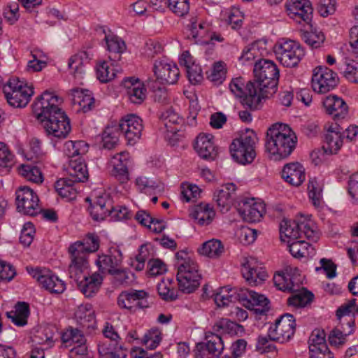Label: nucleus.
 <instances>
[{
	"label": "nucleus",
	"mask_w": 358,
	"mask_h": 358,
	"mask_svg": "<svg viewBox=\"0 0 358 358\" xmlns=\"http://www.w3.org/2000/svg\"><path fill=\"white\" fill-rule=\"evenodd\" d=\"M308 191L309 198L312 200L313 205L316 207L319 206L322 198V189L315 179L309 181Z\"/></svg>",
	"instance_id": "bf43d9fd"
},
{
	"label": "nucleus",
	"mask_w": 358,
	"mask_h": 358,
	"mask_svg": "<svg viewBox=\"0 0 358 358\" xmlns=\"http://www.w3.org/2000/svg\"><path fill=\"white\" fill-rule=\"evenodd\" d=\"M122 132L117 123L112 122L110 124L106 127L103 132L102 141L103 147L108 150L114 148L119 142V138Z\"/></svg>",
	"instance_id": "58836bf2"
},
{
	"label": "nucleus",
	"mask_w": 358,
	"mask_h": 358,
	"mask_svg": "<svg viewBox=\"0 0 358 358\" xmlns=\"http://www.w3.org/2000/svg\"><path fill=\"white\" fill-rule=\"evenodd\" d=\"M38 202V196L29 187H21L16 191V204L19 212L35 216L41 211Z\"/></svg>",
	"instance_id": "4468645a"
},
{
	"label": "nucleus",
	"mask_w": 358,
	"mask_h": 358,
	"mask_svg": "<svg viewBox=\"0 0 358 358\" xmlns=\"http://www.w3.org/2000/svg\"><path fill=\"white\" fill-rule=\"evenodd\" d=\"M343 145L341 133L338 124L331 126L324 134L323 149H327L329 155L336 154Z\"/></svg>",
	"instance_id": "473e14b6"
},
{
	"label": "nucleus",
	"mask_w": 358,
	"mask_h": 358,
	"mask_svg": "<svg viewBox=\"0 0 358 358\" xmlns=\"http://www.w3.org/2000/svg\"><path fill=\"white\" fill-rule=\"evenodd\" d=\"M298 269L287 268L285 272L277 273L273 276L275 286L281 291L294 292L299 289L300 279L297 278Z\"/></svg>",
	"instance_id": "5701e85b"
},
{
	"label": "nucleus",
	"mask_w": 358,
	"mask_h": 358,
	"mask_svg": "<svg viewBox=\"0 0 358 358\" xmlns=\"http://www.w3.org/2000/svg\"><path fill=\"white\" fill-rule=\"evenodd\" d=\"M204 29V24L203 23H199L197 24V22L196 20L192 18L191 20V29H190V34L189 35V37L191 36L192 38L195 40L196 43H200V44H208V41L202 40L201 38H198L200 36H202Z\"/></svg>",
	"instance_id": "052dcab7"
},
{
	"label": "nucleus",
	"mask_w": 358,
	"mask_h": 358,
	"mask_svg": "<svg viewBox=\"0 0 358 358\" xmlns=\"http://www.w3.org/2000/svg\"><path fill=\"white\" fill-rule=\"evenodd\" d=\"M113 166V174L122 184L126 183L129 180L127 169L128 153L121 152L114 155L111 159Z\"/></svg>",
	"instance_id": "c756f323"
},
{
	"label": "nucleus",
	"mask_w": 358,
	"mask_h": 358,
	"mask_svg": "<svg viewBox=\"0 0 358 358\" xmlns=\"http://www.w3.org/2000/svg\"><path fill=\"white\" fill-rule=\"evenodd\" d=\"M171 280L169 279L162 280L157 285V292L160 297L168 301H172L177 299V292L171 287Z\"/></svg>",
	"instance_id": "09e8293b"
},
{
	"label": "nucleus",
	"mask_w": 358,
	"mask_h": 358,
	"mask_svg": "<svg viewBox=\"0 0 358 358\" xmlns=\"http://www.w3.org/2000/svg\"><path fill=\"white\" fill-rule=\"evenodd\" d=\"M160 118L167 132L176 134L180 130L182 118L172 108L167 109L163 112Z\"/></svg>",
	"instance_id": "e433bc0d"
},
{
	"label": "nucleus",
	"mask_w": 358,
	"mask_h": 358,
	"mask_svg": "<svg viewBox=\"0 0 358 358\" xmlns=\"http://www.w3.org/2000/svg\"><path fill=\"white\" fill-rule=\"evenodd\" d=\"M215 215V211L206 203H200L194 206L189 213L191 217L196 220L198 224L201 226L209 224Z\"/></svg>",
	"instance_id": "f704fd0d"
},
{
	"label": "nucleus",
	"mask_w": 358,
	"mask_h": 358,
	"mask_svg": "<svg viewBox=\"0 0 358 358\" xmlns=\"http://www.w3.org/2000/svg\"><path fill=\"white\" fill-rule=\"evenodd\" d=\"M35 232L32 223L27 222L24 224L21 231L20 241L24 246H29L33 241L34 234Z\"/></svg>",
	"instance_id": "e2e57ef3"
},
{
	"label": "nucleus",
	"mask_w": 358,
	"mask_h": 358,
	"mask_svg": "<svg viewBox=\"0 0 358 358\" xmlns=\"http://www.w3.org/2000/svg\"><path fill=\"white\" fill-rule=\"evenodd\" d=\"M100 358H127V353L119 341L103 340L98 344Z\"/></svg>",
	"instance_id": "cd10ccee"
},
{
	"label": "nucleus",
	"mask_w": 358,
	"mask_h": 358,
	"mask_svg": "<svg viewBox=\"0 0 358 358\" xmlns=\"http://www.w3.org/2000/svg\"><path fill=\"white\" fill-rule=\"evenodd\" d=\"M122 262V254L117 247H111L108 253L99 255L96 260V265L99 268V272L101 275L114 271L120 267Z\"/></svg>",
	"instance_id": "6ab92c4d"
},
{
	"label": "nucleus",
	"mask_w": 358,
	"mask_h": 358,
	"mask_svg": "<svg viewBox=\"0 0 358 358\" xmlns=\"http://www.w3.org/2000/svg\"><path fill=\"white\" fill-rule=\"evenodd\" d=\"M213 329L218 334H224L230 336H236L244 331L243 327L227 318H222L217 321Z\"/></svg>",
	"instance_id": "4c0bfd02"
},
{
	"label": "nucleus",
	"mask_w": 358,
	"mask_h": 358,
	"mask_svg": "<svg viewBox=\"0 0 358 358\" xmlns=\"http://www.w3.org/2000/svg\"><path fill=\"white\" fill-rule=\"evenodd\" d=\"M54 332L49 327L38 329L32 337V341L36 345H45V348L51 347L54 343Z\"/></svg>",
	"instance_id": "a18cd8bd"
},
{
	"label": "nucleus",
	"mask_w": 358,
	"mask_h": 358,
	"mask_svg": "<svg viewBox=\"0 0 358 358\" xmlns=\"http://www.w3.org/2000/svg\"><path fill=\"white\" fill-rule=\"evenodd\" d=\"M162 341V333L157 328L149 330L143 336V343L150 350L155 349Z\"/></svg>",
	"instance_id": "603ef678"
},
{
	"label": "nucleus",
	"mask_w": 358,
	"mask_h": 358,
	"mask_svg": "<svg viewBox=\"0 0 358 358\" xmlns=\"http://www.w3.org/2000/svg\"><path fill=\"white\" fill-rule=\"evenodd\" d=\"M117 70L110 68L106 61L100 62L96 67L97 78L102 83H107L115 78Z\"/></svg>",
	"instance_id": "3c124183"
},
{
	"label": "nucleus",
	"mask_w": 358,
	"mask_h": 358,
	"mask_svg": "<svg viewBox=\"0 0 358 358\" xmlns=\"http://www.w3.org/2000/svg\"><path fill=\"white\" fill-rule=\"evenodd\" d=\"M186 71L188 79L192 84L196 85L203 80L202 70L199 65L192 63V66H187Z\"/></svg>",
	"instance_id": "69168bd1"
},
{
	"label": "nucleus",
	"mask_w": 358,
	"mask_h": 358,
	"mask_svg": "<svg viewBox=\"0 0 358 358\" xmlns=\"http://www.w3.org/2000/svg\"><path fill=\"white\" fill-rule=\"evenodd\" d=\"M15 275V269L12 265L0 260V282H9Z\"/></svg>",
	"instance_id": "338daca9"
},
{
	"label": "nucleus",
	"mask_w": 358,
	"mask_h": 358,
	"mask_svg": "<svg viewBox=\"0 0 358 358\" xmlns=\"http://www.w3.org/2000/svg\"><path fill=\"white\" fill-rule=\"evenodd\" d=\"M194 149L201 158L207 160H214L218 155V148L215 145L211 134H199L196 139Z\"/></svg>",
	"instance_id": "b1692460"
},
{
	"label": "nucleus",
	"mask_w": 358,
	"mask_h": 358,
	"mask_svg": "<svg viewBox=\"0 0 358 358\" xmlns=\"http://www.w3.org/2000/svg\"><path fill=\"white\" fill-rule=\"evenodd\" d=\"M33 59L28 62L27 70L32 72H38L41 71L46 66L47 62L41 59L45 57L41 52L37 50L31 52Z\"/></svg>",
	"instance_id": "4d7b16f0"
},
{
	"label": "nucleus",
	"mask_w": 358,
	"mask_h": 358,
	"mask_svg": "<svg viewBox=\"0 0 358 358\" xmlns=\"http://www.w3.org/2000/svg\"><path fill=\"white\" fill-rule=\"evenodd\" d=\"M276 59L286 67H295L305 55L301 45L294 41H278L273 48Z\"/></svg>",
	"instance_id": "6e6552de"
},
{
	"label": "nucleus",
	"mask_w": 358,
	"mask_h": 358,
	"mask_svg": "<svg viewBox=\"0 0 358 358\" xmlns=\"http://www.w3.org/2000/svg\"><path fill=\"white\" fill-rule=\"evenodd\" d=\"M3 92L10 106L22 108L26 106L29 102L34 94V89L31 85H28L24 81L13 79L4 86Z\"/></svg>",
	"instance_id": "1a4fd4ad"
},
{
	"label": "nucleus",
	"mask_w": 358,
	"mask_h": 358,
	"mask_svg": "<svg viewBox=\"0 0 358 358\" xmlns=\"http://www.w3.org/2000/svg\"><path fill=\"white\" fill-rule=\"evenodd\" d=\"M255 80L246 85V96L243 104L251 110L262 106V100L271 96L276 92L279 80V69L271 60L261 59L254 66Z\"/></svg>",
	"instance_id": "f03ea898"
},
{
	"label": "nucleus",
	"mask_w": 358,
	"mask_h": 358,
	"mask_svg": "<svg viewBox=\"0 0 358 358\" xmlns=\"http://www.w3.org/2000/svg\"><path fill=\"white\" fill-rule=\"evenodd\" d=\"M226 65L223 62L214 63L210 73L208 75V79L215 85H219L223 83L226 78Z\"/></svg>",
	"instance_id": "de8ad7c7"
},
{
	"label": "nucleus",
	"mask_w": 358,
	"mask_h": 358,
	"mask_svg": "<svg viewBox=\"0 0 358 358\" xmlns=\"http://www.w3.org/2000/svg\"><path fill=\"white\" fill-rule=\"evenodd\" d=\"M168 7L176 15L183 17L189 13V0H166Z\"/></svg>",
	"instance_id": "864d4df0"
},
{
	"label": "nucleus",
	"mask_w": 358,
	"mask_h": 358,
	"mask_svg": "<svg viewBox=\"0 0 358 358\" xmlns=\"http://www.w3.org/2000/svg\"><path fill=\"white\" fill-rule=\"evenodd\" d=\"M287 243V247L292 255L294 257H303L309 254L308 251L310 245L302 240H294L290 238H287L286 241H282Z\"/></svg>",
	"instance_id": "37998d69"
},
{
	"label": "nucleus",
	"mask_w": 358,
	"mask_h": 358,
	"mask_svg": "<svg viewBox=\"0 0 358 358\" xmlns=\"http://www.w3.org/2000/svg\"><path fill=\"white\" fill-rule=\"evenodd\" d=\"M310 358H334L333 354L329 350L327 345L322 347H309Z\"/></svg>",
	"instance_id": "774afa93"
},
{
	"label": "nucleus",
	"mask_w": 358,
	"mask_h": 358,
	"mask_svg": "<svg viewBox=\"0 0 358 358\" xmlns=\"http://www.w3.org/2000/svg\"><path fill=\"white\" fill-rule=\"evenodd\" d=\"M338 83L337 74L326 66H318L313 71L312 87L317 93L324 94L334 89Z\"/></svg>",
	"instance_id": "2eb2a0df"
},
{
	"label": "nucleus",
	"mask_w": 358,
	"mask_h": 358,
	"mask_svg": "<svg viewBox=\"0 0 358 358\" xmlns=\"http://www.w3.org/2000/svg\"><path fill=\"white\" fill-rule=\"evenodd\" d=\"M282 177L293 186H299L305 180V169L298 163L286 164L282 171Z\"/></svg>",
	"instance_id": "2f4dec72"
},
{
	"label": "nucleus",
	"mask_w": 358,
	"mask_h": 358,
	"mask_svg": "<svg viewBox=\"0 0 358 358\" xmlns=\"http://www.w3.org/2000/svg\"><path fill=\"white\" fill-rule=\"evenodd\" d=\"M129 99L131 103L141 104L146 98V89L138 79L127 78L124 82Z\"/></svg>",
	"instance_id": "c85d7f7f"
},
{
	"label": "nucleus",
	"mask_w": 358,
	"mask_h": 358,
	"mask_svg": "<svg viewBox=\"0 0 358 358\" xmlns=\"http://www.w3.org/2000/svg\"><path fill=\"white\" fill-rule=\"evenodd\" d=\"M3 15L9 24H15L20 17L18 3L14 2L8 4L4 8Z\"/></svg>",
	"instance_id": "680f3d73"
},
{
	"label": "nucleus",
	"mask_w": 358,
	"mask_h": 358,
	"mask_svg": "<svg viewBox=\"0 0 358 358\" xmlns=\"http://www.w3.org/2000/svg\"><path fill=\"white\" fill-rule=\"evenodd\" d=\"M201 255L208 256L211 258L220 257L224 252V247L220 241L212 239L202 244L199 249Z\"/></svg>",
	"instance_id": "79ce46f5"
},
{
	"label": "nucleus",
	"mask_w": 358,
	"mask_h": 358,
	"mask_svg": "<svg viewBox=\"0 0 358 358\" xmlns=\"http://www.w3.org/2000/svg\"><path fill=\"white\" fill-rule=\"evenodd\" d=\"M242 275L251 286H257L266 280L268 275L265 269L257 265L254 257L245 259L241 269Z\"/></svg>",
	"instance_id": "a211bd4d"
},
{
	"label": "nucleus",
	"mask_w": 358,
	"mask_h": 358,
	"mask_svg": "<svg viewBox=\"0 0 358 358\" xmlns=\"http://www.w3.org/2000/svg\"><path fill=\"white\" fill-rule=\"evenodd\" d=\"M313 298V294L306 289L290 296L287 303L289 306L294 307H304L310 303Z\"/></svg>",
	"instance_id": "8fccbe9b"
},
{
	"label": "nucleus",
	"mask_w": 358,
	"mask_h": 358,
	"mask_svg": "<svg viewBox=\"0 0 358 358\" xmlns=\"http://www.w3.org/2000/svg\"><path fill=\"white\" fill-rule=\"evenodd\" d=\"M88 59V54L83 51L76 54L70 57L69 60V68L75 78H81L85 73L84 63Z\"/></svg>",
	"instance_id": "a19ab883"
},
{
	"label": "nucleus",
	"mask_w": 358,
	"mask_h": 358,
	"mask_svg": "<svg viewBox=\"0 0 358 358\" xmlns=\"http://www.w3.org/2000/svg\"><path fill=\"white\" fill-rule=\"evenodd\" d=\"M301 37L312 48H320L325 40L324 34L317 30L311 31H301Z\"/></svg>",
	"instance_id": "49530a36"
},
{
	"label": "nucleus",
	"mask_w": 358,
	"mask_h": 358,
	"mask_svg": "<svg viewBox=\"0 0 358 358\" xmlns=\"http://www.w3.org/2000/svg\"><path fill=\"white\" fill-rule=\"evenodd\" d=\"M285 7L290 19L299 24L311 25L313 7L310 0H287Z\"/></svg>",
	"instance_id": "f8f14e48"
},
{
	"label": "nucleus",
	"mask_w": 358,
	"mask_h": 358,
	"mask_svg": "<svg viewBox=\"0 0 358 358\" xmlns=\"http://www.w3.org/2000/svg\"><path fill=\"white\" fill-rule=\"evenodd\" d=\"M82 273L83 272L78 273L76 278L73 277L72 278L76 280L79 289L86 297H92L98 292L102 284L103 275L100 273L96 272L92 275L84 276L83 279L79 281Z\"/></svg>",
	"instance_id": "393cba45"
},
{
	"label": "nucleus",
	"mask_w": 358,
	"mask_h": 358,
	"mask_svg": "<svg viewBox=\"0 0 358 358\" xmlns=\"http://www.w3.org/2000/svg\"><path fill=\"white\" fill-rule=\"evenodd\" d=\"M101 31L104 34V40L107 45V50L110 53L114 54L109 56L110 60H119L120 59V54L122 53L126 49V45L123 40L119 36L110 33L108 31L107 34L104 27L101 28Z\"/></svg>",
	"instance_id": "72a5a7b5"
},
{
	"label": "nucleus",
	"mask_w": 358,
	"mask_h": 358,
	"mask_svg": "<svg viewBox=\"0 0 358 358\" xmlns=\"http://www.w3.org/2000/svg\"><path fill=\"white\" fill-rule=\"evenodd\" d=\"M62 101L54 92L46 90L32 105L34 114L47 135L57 139L65 138L71 131L70 121L59 108Z\"/></svg>",
	"instance_id": "f257e3e1"
},
{
	"label": "nucleus",
	"mask_w": 358,
	"mask_h": 358,
	"mask_svg": "<svg viewBox=\"0 0 358 358\" xmlns=\"http://www.w3.org/2000/svg\"><path fill=\"white\" fill-rule=\"evenodd\" d=\"M238 210L245 221L255 222L259 221L265 213V205L251 198L243 201Z\"/></svg>",
	"instance_id": "412c9836"
},
{
	"label": "nucleus",
	"mask_w": 358,
	"mask_h": 358,
	"mask_svg": "<svg viewBox=\"0 0 358 358\" xmlns=\"http://www.w3.org/2000/svg\"><path fill=\"white\" fill-rule=\"evenodd\" d=\"M343 76L350 82L358 83V62H345Z\"/></svg>",
	"instance_id": "0e129e2a"
},
{
	"label": "nucleus",
	"mask_w": 358,
	"mask_h": 358,
	"mask_svg": "<svg viewBox=\"0 0 358 358\" xmlns=\"http://www.w3.org/2000/svg\"><path fill=\"white\" fill-rule=\"evenodd\" d=\"M27 271L43 288L51 293L61 294L66 289L65 283L50 271L31 268V271L28 268Z\"/></svg>",
	"instance_id": "f3484780"
},
{
	"label": "nucleus",
	"mask_w": 358,
	"mask_h": 358,
	"mask_svg": "<svg viewBox=\"0 0 358 358\" xmlns=\"http://www.w3.org/2000/svg\"><path fill=\"white\" fill-rule=\"evenodd\" d=\"M268 336H259L257 338L256 348L261 353H276V347Z\"/></svg>",
	"instance_id": "6e6d98bb"
},
{
	"label": "nucleus",
	"mask_w": 358,
	"mask_h": 358,
	"mask_svg": "<svg viewBox=\"0 0 358 358\" xmlns=\"http://www.w3.org/2000/svg\"><path fill=\"white\" fill-rule=\"evenodd\" d=\"M72 103L79 106L78 110L83 113H87L92 109L94 106V98L90 91L74 88L71 90L69 94Z\"/></svg>",
	"instance_id": "7c9ffc66"
},
{
	"label": "nucleus",
	"mask_w": 358,
	"mask_h": 358,
	"mask_svg": "<svg viewBox=\"0 0 358 358\" xmlns=\"http://www.w3.org/2000/svg\"><path fill=\"white\" fill-rule=\"evenodd\" d=\"M229 88L231 92L236 96L243 98L241 103L246 108L250 109L247 106L243 103V99L246 96V86L245 87L244 82L242 78H236L233 79L229 85Z\"/></svg>",
	"instance_id": "13d9d810"
},
{
	"label": "nucleus",
	"mask_w": 358,
	"mask_h": 358,
	"mask_svg": "<svg viewBox=\"0 0 358 358\" xmlns=\"http://www.w3.org/2000/svg\"><path fill=\"white\" fill-rule=\"evenodd\" d=\"M258 138L255 132L246 129L238 138L233 140L229 150L232 158L241 164H250L256 157L255 145Z\"/></svg>",
	"instance_id": "0eeeda50"
},
{
	"label": "nucleus",
	"mask_w": 358,
	"mask_h": 358,
	"mask_svg": "<svg viewBox=\"0 0 358 358\" xmlns=\"http://www.w3.org/2000/svg\"><path fill=\"white\" fill-rule=\"evenodd\" d=\"M296 329V321L294 316L286 313L275 320L271 326L268 336L271 340L283 343L290 340L294 336Z\"/></svg>",
	"instance_id": "ddd939ff"
},
{
	"label": "nucleus",
	"mask_w": 358,
	"mask_h": 358,
	"mask_svg": "<svg viewBox=\"0 0 358 358\" xmlns=\"http://www.w3.org/2000/svg\"><path fill=\"white\" fill-rule=\"evenodd\" d=\"M205 344L215 357H218L224 350L223 338L218 333H208L205 337Z\"/></svg>",
	"instance_id": "c03bdc74"
},
{
	"label": "nucleus",
	"mask_w": 358,
	"mask_h": 358,
	"mask_svg": "<svg viewBox=\"0 0 358 358\" xmlns=\"http://www.w3.org/2000/svg\"><path fill=\"white\" fill-rule=\"evenodd\" d=\"M99 248V241L97 236L90 234L84 242L77 241L70 245L69 252L71 262L69 267L71 278L77 277L78 273L87 268V256L89 253L94 252Z\"/></svg>",
	"instance_id": "39448f33"
},
{
	"label": "nucleus",
	"mask_w": 358,
	"mask_h": 358,
	"mask_svg": "<svg viewBox=\"0 0 358 358\" xmlns=\"http://www.w3.org/2000/svg\"><path fill=\"white\" fill-rule=\"evenodd\" d=\"M281 241L290 238L294 240L300 239L304 236L308 239L315 240L317 234L308 220L291 221L283 219L280 224Z\"/></svg>",
	"instance_id": "9b49d317"
},
{
	"label": "nucleus",
	"mask_w": 358,
	"mask_h": 358,
	"mask_svg": "<svg viewBox=\"0 0 358 358\" xmlns=\"http://www.w3.org/2000/svg\"><path fill=\"white\" fill-rule=\"evenodd\" d=\"M148 294L144 290L122 292L117 298V304L120 308L130 310L143 308L148 306L145 300Z\"/></svg>",
	"instance_id": "aec40b11"
},
{
	"label": "nucleus",
	"mask_w": 358,
	"mask_h": 358,
	"mask_svg": "<svg viewBox=\"0 0 358 358\" xmlns=\"http://www.w3.org/2000/svg\"><path fill=\"white\" fill-rule=\"evenodd\" d=\"M117 125L124 135L128 144L134 145L141 136L142 120L134 114H128L121 118Z\"/></svg>",
	"instance_id": "dca6fc26"
},
{
	"label": "nucleus",
	"mask_w": 358,
	"mask_h": 358,
	"mask_svg": "<svg viewBox=\"0 0 358 358\" xmlns=\"http://www.w3.org/2000/svg\"><path fill=\"white\" fill-rule=\"evenodd\" d=\"M112 208V200L108 194H104L96 196L93 204L89 208L90 213L92 219L100 222L108 215L110 216V210Z\"/></svg>",
	"instance_id": "a878e982"
},
{
	"label": "nucleus",
	"mask_w": 358,
	"mask_h": 358,
	"mask_svg": "<svg viewBox=\"0 0 358 358\" xmlns=\"http://www.w3.org/2000/svg\"><path fill=\"white\" fill-rule=\"evenodd\" d=\"M8 318L18 327H23L27 324V318L29 315V306L26 302H17L14 310L6 313Z\"/></svg>",
	"instance_id": "c9c22d12"
},
{
	"label": "nucleus",
	"mask_w": 358,
	"mask_h": 358,
	"mask_svg": "<svg viewBox=\"0 0 358 358\" xmlns=\"http://www.w3.org/2000/svg\"><path fill=\"white\" fill-rule=\"evenodd\" d=\"M69 177L62 178L55 182V189L62 197L75 196V189L72 187L74 182H84L88 179L87 165L81 157L69 159L66 169Z\"/></svg>",
	"instance_id": "423d86ee"
},
{
	"label": "nucleus",
	"mask_w": 358,
	"mask_h": 358,
	"mask_svg": "<svg viewBox=\"0 0 358 358\" xmlns=\"http://www.w3.org/2000/svg\"><path fill=\"white\" fill-rule=\"evenodd\" d=\"M325 111L334 118H344L348 113V106L345 101L336 95H329L323 101Z\"/></svg>",
	"instance_id": "bb28decb"
},
{
	"label": "nucleus",
	"mask_w": 358,
	"mask_h": 358,
	"mask_svg": "<svg viewBox=\"0 0 358 358\" xmlns=\"http://www.w3.org/2000/svg\"><path fill=\"white\" fill-rule=\"evenodd\" d=\"M214 301L217 306L224 307L236 300L239 301L248 309H254L259 315H265L268 311L269 300L263 294L247 288L232 290L221 287L220 291L213 294Z\"/></svg>",
	"instance_id": "7ed1b4c3"
},
{
	"label": "nucleus",
	"mask_w": 358,
	"mask_h": 358,
	"mask_svg": "<svg viewBox=\"0 0 358 358\" xmlns=\"http://www.w3.org/2000/svg\"><path fill=\"white\" fill-rule=\"evenodd\" d=\"M19 174L27 181L41 184L43 182V176L40 169L32 164H22L18 168Z\"/></svg>",
	"instance_id": "ea45409f"
},
{
	"label": "nucleus",
	"mask_w": 358,
	"mask_h": 358,
	"mask_svg": "<svg viewBox=\"0 0 358 358\" xmlns=\"http://www.w3.org/2000/svg\"><path fill=\"white\" fill-rule=\"evenodd\" d=\"M153 71L157 80L166 84H175L180 75L179 69L176 64L167 63L164 60L155 61Z\"/></svg>",
	"instance_id": "4be33fe9"
},
{
	"label": "nucleus",
	"mask_w": 358,
	"mask_h": 358,
	"mask_svg": "<svg viewBox=\"0 0 358 358\" xmlns=\"http://www.w3.org/2000/svg\"><path fill=\"white\" fill-rule=\"evenodd\" d=\"M201 275L199 273L198 264L195 261L178 265L177 280L179 289L184 293H192L199 286Z\"/></svg>",
	"instance_id": "9d476101"
},
{
	"label": "nucleus",
	"mask_w": 358,
	"mask_h": 358,
	"mask_svg": "<svg viewBox=\"0 0 358 358\" xmlns=\"http://www.w3.org/2000/svg\"><path fill=\"white\" fill-rule=\"evenodd\" d=\"M214 200L219 206L227 211L232 203L233 198L231 192L221 188L215 192Z\"/></svg>",
	"instance_id": "5fc2aeb1"
},
{
	"label": "nucleus",
	"mask_w": 358,
	"mask_h": 358,
	"mask_svg": "<svg viewBox=\"0 0 358 358\" xmlns=\"http://www.w3.org/2000/svg\"><path fill=\"white\" fill-rule=\"evenodd\" d=\"M296 142L297 138L288 125L275 123L267 130L266 151L271 159L279 160L290 155Z\"/></svg>",
	"instance_id": "20e7f679"
}]
</instances>
